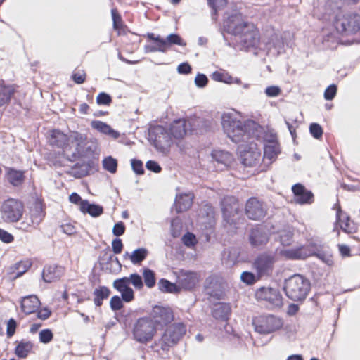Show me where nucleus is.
<instances>
[{"label": "nucleus", "instance_id": "nucleus-1", "mask_svg": "<svg viewBox=\"0 0 360 360\" xmlns=\"http://www.w3.org/2000/svg\"><path fill=\"white\" fill-rule=\"evenodd\" d=\"M221 125L225 134L236 143L245 144L250 141H260L263 128L252 120H242L236 112H224Z\"/></svg>", "mask_w": 360, "mask_h": 360}, {"label": "nucleus", "instance_id": "nucleus-2", "mask_svg": "<svg viewBox=\"0 0 360 360\" xmlns=\"http://www.w3.org/2000/svg\"><path fill=\"white\" fill-rule=\"evenodd\" d=\"M309 290V281L300 274H295L285 281L284 291L285 295L293 301L304 300Z\"/></svg>", "mask_w": 360, "mask_h": 360}, {"label": "nucleus", "instance_id": "nucleus-3", "mask_svg": "<svg viewBox=\"0 0 360 360\" xmlns=\"http://www.w3.org/2000/svg\"><path fill=\"white\" fill-rule=\"evenodd\" d=\"M235 37L240 49L253 51L255 54H257V49L260 50L262 41H259V32L253 24L247 25L244 30Z\"/></svg>", "mask_w": 360, "mask_h": 360}, {"label": "nucleus", "instance_id": "nucleus-4", "mask_svg": "<svg viewBox=\"0 0 360 360\" xmlns=\"http://www.w3.org/2000/svg\"><path fill=\"white\" fill-rule=\"evenodd\" d=\"M149 140L160 152L166 154L173 143L169 131L160 125L151 126L149 128Z\"/></svg>", "mask_w": 360, "mask_h": 360}, {"label": "nucleus", "instance_id": "nucleus-5", "mask_svg": "<svg viewBox=\"0 0 360 360\" xmlns=\"http://www.w3.org/2000/svg\"><path fill=\"white\" fill-rule=\"evenodd\" d=\"M86 136L77 131L69 133V141L65 146L64 153L70 158L76 160L84 155L86 150Z\"/></svg>", "mask_w": 360, "mask_h": 360}, {"label": "nucleus", "instance_id": "nucleus-6", "mask_svg": "<svg viewBox=\"0 0 360 360\" xmlns=\"http://www.w3.org/2000/svg\"><path fill=\"white\" fill-rule=\"evenodd\" d=\"M334 27L340 34H349L360 30V15L358 14L339 13L334 21Z\"/></svg>", "mask_w": 360, "mask_h": 360}, {"label": "nucleus", "instance_id": "nucleus-7", "mask_svg": "<svg viewBox=\"0 0 360 360\" xmlns=\"http://www.w3.org/2000/svg\"><path fill=\"white\" fill-rule=\"evenodd\" d=\"M23 212V205L15 199L4 201L0 207L1 219L6 223L17 222L22 217Z\"/></svg>", "mask_w": 360, "mask_h": 360}, {"label": "nucleus", "instance_id": "nucleus-8", "mask_svg": "<svg viewBox=\"0 0 360 360\" xmlns=\"http://www.w3.org/2000/svg\"><path fill=\"white\" fill-rule=\"evenodd\" d=\"M286 46L283 34L272 32L263 38L260 50L265 51L268 55L277 56L285 53Z\"/></svg>", "mask_w": 360, "mask_h": 360}, {"label": "nucleus", "instance_id": "nucleus-9", "mask_svg": "<svg viewBox=\"0 0 360 360\" xmlns=\"http://www.w3.org/2000/svg\"><path fill=\"white\" fill-rule=\"evenodd\" d=\"M276 253L265 252L259 254L253 262V267L257 272L258 278L270 276L276 262Z\"/></svg>", "mask_w": 360, "mask_h": 360}, {"label": "nucleus", "instance_id": "nucleus-10", "mask_svg": "<svg viewBox=\"0 0 360 360\" xmlns=\"http://www.w3.org/2000/svg\"><path fill=\"white\" fill-rule=\"evenodd\" d=\"M242 163L247 167L257 165L261 160V153L257 140L241 144L239 146Z\"/></svg>", "mask_w": 360, "mask_h": 360}, {"label": "nucleus", "instance_id": "nucleus-11", "mask_svg": "<svg viewBox=\"0 0 360 360\" xmlns=\"http://www.w3.org/2000/svg\"><path fill=\"white\" fill-rule=\"evenodd\" d=\"M156 331V327L148 317L138 319L134 327V338L139 342L151 340Z\"/></svg>", "mask_w": 360, "mask_h": 360}, {"label": "nucleus", "instance_id": "nucleus-12", "mask_svg": "<svg viewBox=\"0 0 360 360\" xmlns=\"http://www.w3.org/2000/svg\"><path fill=\"white\" fill-rule=\"evenodd\" d=\"M262 141L264 142L263 161L267 162V164H271L276 160L280 153V147L276 136L274 134H268L264 131V134L260 138V141L257 142L261 143Z\"/></svg>", "mask_w": 360, "mask_h": 360}, {"label": "nucleus", "instance_id": "nucleus-13", "mask_svg": "<svg viewBox=\"0 0 360 360\" xmlns=\"http://www.w3.org/2000/svg\"><path fill=\"white\" fill-rule=\"evenodd\" d=\"M255 297L257 300L264 302L269 307L280 308L283 306V297L278 289L271 287H261L257 290Z\"/></svg>", "mask_w": 360, "mask_h": 360}, {"label": "nucleus", "instance_id": "nucleus-14", "mask_svg": "<svg viewBox=\"0 0 360 360\" xmlns=\"http://www.w3.org/2000/svg\"><path fill=\"white\" fill-rule=\"evenodd\" d=\"M226 19L224 21V30L234 37L238 33H241L247 25L252 24L245 22L242 15L236 10H233L232 12L226 11Z\"/></svg>", "mask_w": 360, "mask_h": 360}, {"label": "nucleus", "instance_id": "nucleus-15", "mask_svg": "<svg viewBox=\"0 0 360 360\" xmlns=\"http://www.w3.org/2000/svg\"><path fill=\"white\" fill-rule=\"evenodd\" d=\"M255 330L259 333L268 334L280 329L283 326V321L274 316H264L254 320Z\"/></svg>", "mask_w": 360, "mask_h": 360}, {"label": "nucleus", "instance_id": "nucleus-16", "mask_svg": "<svg viewBox=\"0 0 360 360\" xmlns=\"http://www.w3.org/2000/svg\"><path fill=\"white\" fill-rule=\"evenodd\" d=\"M148 318L153 321L155 327H162L174 319V314L169 307L156 305L153 307Z\"/></svg>", "mask_w": 360, "mask_h": 360}, {"label": "nucleus", "instance_id": "nucleus-17", "mask_svg": "<svg viewBox=\"0 0 360 360\" xmlns=\"http://www.w3.org/2000/svg\"><path fill=\"white\" fill-rule=\"evenodd\" d=\"M186 326L183 323H174L165 330L162 336V342L167 346L175 345L186 333Z\"/></svg>", "mask_w": 360, "mask_h": 360}, {"label": "nucleus", "instance_id": "nucleus-18", "mask_svg": "<svg viewBox=\"0 0 360 360\" xmlns=\"http://www.w3.org/2000/svg\"><path fill=\"white\" fill-rule=\"evenodd\" d=\"M277 255L285 259H303L313 255V252L307 246H300L295 248H277Z\"/></svg>", "mask_w": 360, "mask_h": 360}, {"label": "nucleus", "instance_id": "nucleus-19", "mask_svg": "<svg viewBox=\"0 0 360 360\" xmlns=\"http://www.w3.org/2000/svg\"><path fill=\"white\" fill-rule=\"evenodd\" d=\"M222 212L227 223L234 224L239 211V205L233 197L225 198L222 201Z\"/></svg>", "mask_w": 360, "mask_h": 360}, {"label": "nucleus", "instance_id": "nucleus-20", "mask_svg": "<svg viewBox=\"0 0 360 360\" xmlns=\"http://www.w3.org/2000/svg\"><path fill=\"white\" fill-rule=\"evenodd\" d=\"M245 212L249 219L259 220L266 214V207L255 198H250L246 203Z\"/></svg>", "mask_w": 360, "mask_h": 360}, {"label": "nucleus", "instance_id": "nucleus-21", "mask_svg": "<svg viewBox=\"0 0 360 360\" xmlns=\"http://www.w3.org/2000/svg\"><path fill=\"white\" fill-rule=\"evenodd\" d=\"M200 278L197 273L192 271H181L177 277V285L179 289L191 290L199 282Z\"/></svg>", "mask_w": 360, "mask_h": 360}, {"label": "nucleus", "instance_id": "nucleus-22", "mask_svg": "<svg viewBox=\"0 0 360 360\" xmlns=\"http://www.w3.org/2000/svg\"><path fill=\"white\" fill-rule=\"evenodd\" d=\"M44 214L40 205H37L30 210V216L20 224V229L27 231L30 227H36L42 221Z\"/></svg>", "mask_w": 360, "mask_h": 360}, {"label": "nucleus", "instance_id": "nucleus-23", "mask_svg": "<svg viewBox=\"0 0 360 360\" xmlns=\"http://www.w3.org/2000/svg\"><path fill=\"white\" fill-rule=\"evenodd\" d=\"M292 191L295 195L294 200L296 203L311 204L314 200L313 193L307 190L302 184H297L292 187Z\"/></svg>", "mask_w": 360, "mask_h": 360}, {"label": "nucleus", "instance_id": "nucleus-24", "mask_svg": "<svg viewBox=\"0 0 360 360\" xmlns=\"http://www.w3.org/2000/svg\"><path fill=\"white\" fill-rule=\"evenodd\" d=\"M113 287L121 293L123 301L129 302L134 300V290L128 285L126 278L115 280L113 283Z\"/></svg>", "mask_w": 360, "mask_h": 360}, {"label": "nucleus", "instance_id": "nucleus-25", "mask_svg": "<svg viewBox=\"0 0 360 360\" xmlns=\"http://www.w3.org/2000/svg\"><path fill=\"white\" fill-rule=\"evenodd\" d=\"M249 240L252 246L258 248L267 243L269 235L262 227H257L251 231Z\"/></svg>", "mask_w": 360, "mask_h": 360}, {"label": "nucleus", "instance_id": "nucleus-26", "mask_svg": "<svg viewBox=\"0 0 360 360\" xmlns=\"http://www.w3.org/2000/svg\"><path fill=\"white\" fill-rule=\"evenodd\" d=\"M39 300L36 295L24 297L20 302L22 311L25 314H30L36 312L40 306Z\"/></svg>", "mask_w": 360, "mask_h": 360}, {"label": "nucleus", "instance_id": "nucleus-27", "mask_svg": "<svg viewBox=\"0 0 360 360\" xmlns=\"http://www.w3.org/2000/svg\"><path fill=\"white\" fill-rule=\"evenodd\" d=\"M212 158L218 164L219 169H224L229 167L233 160V155L230 153L222 150H213Z\"/></svg>", "mask_w": 360, "mask_h": 360}, {"label": "nucleus", "instance_id": "nucleus-28", "mask_svg": "<svg viewBox=\"0 0 360 360\" xmlns=\"http://www.w3.org/2000/svg\"><path fill=\"white\" fill-rule=\"evenodd\" d=\"M193 195L191 193H181L176 196L174 207L177 212L188 210L193 204Z\"/></svg>", "mask_w": 360, "mask_h": 360}, {"label": "nucleus", "instance_id": "nucleus-29", "mask_svg": "<svg viewBox=\"0 0 360 360\" xmlns=\"http://www.w3.org/2000/svg\"><path fill=\"white\" fill-rule=\"evenodd\" d=\"M64 274V268L61 266L51 265L44 269L42 276L45 282L51 283L60 278Z\"/></svg>", "mask_w": 360, "mask_h": 360}, {"label": "nucleus", "instance_id": "nucleus-30", "mask_svg": "<svg viewBox=\"0 0 360 360\" xmlns=\"http://www.w3.org/2000/svg\"><path fill=\"white\" fill-rule=\"evenodd\" d=\"M169 133L172 139H182L186 134V121L184 119H179L174 121L169 129Z\"/></svg>", "mask_w": 360, "mask_h": 360}, {"label": "nucleus", "instance_id": "nucleus-31", "mask_svg": "<svg viewBox=\"0 0 360 360\" xmlns=\"http://www.w3.org/2000/svg\"><path fill=\"white\" fill-rule=\"evenodd\" d=\"M147 37L153 41V43L145 46L146 53L162 52L165 53L164 44H162V37L160 35H155L154 33H148Z\"/></svg>", "mask_w": 360, "mask_h": 360}, {"label": "nucleus", "instance_id": "nucleus-32", "mask_svg": "<svg viewBox=\"0 0 360 360\" xmlns=\"http://www.w3.org/2000/svg\"><path fill=\"white\" fill-rule=\"evenodd\" d=\"M69 141V134H65L58 130H53L51 132L49 142L52 146L62 148L65 152V146Z\"/></svg>", "mask_w": 360, "mask_h": 360}, {"label": "nucleus", "instance_id": "nucleus-33", "mask_svg": "<svg viewBox=\"0 0 360 360\" xmlns=\"http://www.w3.org/2000/svg\"><path fill=\"white\" fill-rule=\"evenodd\" d=\"M91 127L98 131L108 135L115 139L120 137V133L114 130L110 125L100 120H94L91 123Z\"/></svg>", "mask_w": 360, "mask_h": 360}, {"label": "nucleus", "instance_id": "nucleus-34", "mask_svg": "<svg viewBox=\"0 0 360 360\" xmlns=\"http://www.w3.org/2000/svg\"><path fill=\"white\" fill-rule=\"evenodd\" d=\"M337 221L343 231L346 233H353L356 231V226L354 222L340 209L337 212Z\"/></svg>", "mask_w": 360, "mask_h": 360}, {"label": "nucleus", "instance_id": "nucleus-35", "mask_svg": "<svg viewBox=\"0 0 360 360\" xmlns=\"http://www.w3.org/2000/svg\"><path fill=\"white\" fill-rule=\"evenodd\" d=\"M148 250L145 248H140L134 250L131 253L126 252L124 255V258H128L131 262L134 264H140L148 256Z\"/></svg>", "mask_w": 360, "mask_h": 360}, {"label": "nucleus", "instance_id": "nucleus-36", "mask_svg": "<svg viewBox=\"0 0 360 360\" xmlns=\"http://www.w3.org/2000/svg\"><path fill=\"white\" fill-rule=\"evenodd\" d=\"M79 209L82 212L88 213L94 217L100 216L103 212V209L101 206L98 205L91 204L87 200L81 202Z\"/></svg>", "mask_w": 360, "mask_h": 360}, {"label": "nucleus", "instance_id": "nucleus-37", "mask_svg": "<svg viewBox=\"0 0 360 360\" xmlns=\"http://www.w3.org/2000/svg\"><path fill=\"white\" fill-rule=\"evenodd\" d=\"M14 92L13 85H6L4 82H0V106L7 104Z\"/></svg>", "mask_w": 360, "mask_h": 360}, {"label": "nucleus", "instance_id": "nucleus-38", "mask_svg": "<svg viewBox=\"0 0 360 360\" xmlns=\"http://www.w3.org/2000/svg\"><path fill=\"white\" fill-rule=\"evenodd\" d=\"M6 176L8 182L14 186L21 185L24 181V172L13 168H8Z\"/></svg>", "mask_w": 360, "mask_h": 360}, {"label": "nucleus", "instance_id": "nucleus-39", "mask_svg": "<svg viewBox=\"0 0 360 360\" xmlns=\"http://www.w3.org/2000/svg\"><path fill=\"white\" fill-rule=\"evenodd\" d=\"M162 40L166 52L173 45H178L180 46H185L186 45L185 41L179 35L174 33L167 35L165 38L162 37Z\"/></svg>", "mask_w": 360, "mask_h": 360}, {"label": "nucleus", "instance_id": "nucleus-40", "mask_svg": "<svg viewBox=\"0 0 360 360\" xmlns=\"http://www.w3.org/2000/svg\"><path fill=\"white\" fill-rule=\"evenodd\" d=\"M32 348V342L22 340L15 347V353L20 358H25L31 352Z\"/></svg>", "mask_w": 360, "mask_h": 360}, {"label": "nucleus", "instance_id": "nucleus-41", "mask_svg": "<svg viewBox=\"0 0 360 360\" xmlns=\"http://www.w3.org/2000/svg\"><path fill=\"white\" fill-rule=\"evenodd\" d=\"M230 307L226 303L216 304L212 311L213 316L217 319H226L230 313Z\"/></svg>", "mask_w": 360, "mask_h": 360}, {"label": "nucleus", "instance_id": "nucleus-42", "mask_svg": "<svg viewBox=\"0 0 360 360\" xmlns=\"http://www.w3.org/2000/svg\"><path fill=\"white\" fill-rule=\"evenodd\" d=\"M110 295V290L108 288L105 286L100 287L98 288H96L94 291V304L100 307L102 303L103 300L105 299H107Z\"/></svg>", "mask_w": 360, "mask_h": 360}, {"label": "nucleus", "instance_id": "nucleus-43", "mask_svg": "<svg viewBox=\"0 0 360 360\" xmlns=\"http://www.w3.org/2000/svg\"><path fill=\"white\" fill-rule=\"evenodd\" d=\"M31 266V263L28 261H21L15 264L13 267L11 268L13 271L11 274H15L13 277L14 278H17L21 276L25 272H26Z\"/></svg>", "mask_w": 360, "mask_h": 360}, {"label": "nucleus", "instance_id": "nucleus-44", "mask_svg": "<svg viewBox=\"0 0 360 360\" xmlns=\"http://www.w3.org/2000/svg\"><path fill=\"white\" fill-rule=\"evenodd\" d=\"M142 274L145 285L148 288H153L156 282L155 272L148 268H143L142 269Z\"/></svg>", "mask_w": 360, "mask_h": 360}, {"label": "nucleus", "instance_id": "nucleus-45", "mask_svg": "<svg viewBox=\"0 0 360 360\" xmlns=\"http://www.w3.org/2000/svg\"><path fill=\"white\" fill-rule=\"evenodd\" d=\"M159 289L167 292H176L179 290L177 283H170L166 279H161L159 281Z\"/></svg>", "mask_w": 360, "mask_h": 360}, {"label": "nucleus", "instance_id": "nucleus-46", "mask_svg": "<svg viewBox=\"0 0 360 360\" xmlns=\"http://www.w3.org/2000/svg\"><path fill=\"white\" fill-rule=\"evenodd\" d=\"M292 236V231L290 229H284L279 232L280 241L283 246H288L291 244Z\"/></svg>", "mask_w": 360, "mask_h": 360}, {"label": "nucleus", "instance_id": "nucleus-47", "mask_svg": "<svg viewBox=\"0 0 360 360\" xmlns=\"http://www.w3.org/2000/svg\"><path fill=\"white\" fill-rule=\"evenodd\" d=\"M127 279L128 285L130 283L137 289L141 290L143 287V282L141 276L138 274H131L129 277H125Z\"/></svg>", "mask_w": 360, "mask_h": 360}, {"label": "nucleus", "instance_id": "nucleus-48", "mask_svg": "<svg viewBox=\"0 0 360 360\" xmlns=\"http://www.w3.org/2000/svg\"><path fill=\"white\" fill-rule=\"evenodd\" d=\"M103 166L105 169L108 170L110 173H115L117 170V162L115 159L109 156L103 160Z\"/></svg>", "mask_w": 360, "mask_h": 360}, {"label": "nucleus", "instance_id": "nucleus-49", "mask_svg": "<svg viewBox=\"0 0 360 360\" xmlns=\"http://www.w3.org/2000/svg\"><path fill=\"white\" fill-rule=\"evenodd\" d=\"M181 240L183 243L188 248H193L198 242L195 236L189 232L186 233Z\"/></svg>", "mask_w": 360, "mask_h": 360}, {"label": "nucleus", "instance_id": "nucleus-50", "mask_svg": "<svg viewBox=\"0 0 360 360\" xmlns=\"http://www.w3.org/2000/svg\"><path fill=\"white\" fill-rule=\"evenodd\" d=\"M111 13L113 21V27L120 32L122 28V18L116 9H112Z\"/></svg>", "mask_w": 360, "mask_h": 360}, {"label": "nucleus", "instance_id": "nucleus-51", "mask_svg": "<svg viewBox=\"0 0 360 360\" xmlns=\"http://www.w3.org/2000/svg\"><path fill=\"white\" fill-rule=\"evenodd\" d=\"M240 279L247 285H252L257 281L255 275L249 271H243L240 275Z\"/></svg>", "mask_w": 360, "mask_h": 360}, {"label": "nucleus", "instance_id": "nucleus-52", "mask_svg": "<svg viewBox=\"0 0 360 360\" xmlns=\"http://www.w3.org/2000/svg\"><path fill=\"white\" fill-rule=\"evenodd\" d=\"M39 340L42 343H49L53 339V333L49 329H44L39 332Z\"/></svg>", "mask_w": 360, "mask_h": 360}, {"label": "nucleus", "instance_id": "nucleus-53", "mask_svg": "<svg viewBox=\"0 0 360 360\" xmlns=\"http://www.w3.org/2000/svg\"><path fill=\"white\" fill-rule=\"evenodd\" d=\"M309 131L315 139H320L323 134L321 127L317 123H312L309 126Z\"/></svg>", "mask_w": 360, "mask_h": 360}, {"label": "nucleus", "instance_id": "nucleus-54", "mask_svg": "<svg viewBox=\"0 0 360 360\" xmlns=\"http://www.w3.org/2000/svg\"><path fill=\"white\" fill-rule=\"evenodd\" d=\"M317 257L328 266L333 264V256L329 252H321L316 254Z\"/></svg>", "mask_w": 360, "mask_h": 360}, {"label": "nucleus", "instance_id": "nucleus-55", "mask_svg": "<svg viewBox=\"0 0 360 360\" xmlns=\"http://www.w3.org/2000/svg\"><path fill=\"white\" fill-rule=\"evenodd\" d=\"M110 304L111 309L113 311L120 310L123 307L122 299L117 295L113 296L111 297Z\"/></svg>", "mask_w": 360, "mask_h": 360}, {"label": "nucleus", "instance_id": "nucleus-56", "mask_svg": "<svg viewBox=\"0 0 360 360\" xmlns=\"http://www.w3.org/2000/svg\"><path fill=\"white\" fill-rule=\"evenodd\" d=\"M281 93V89L278 86H270L266 88L265 94L268 97H276Z\"/></svg>", "mask_w": 360, "mask_h": 360}, {"label": "nucleus", "instance_id": "nucleus-57", "mask_svg": "<svg viewBox=\"0 0 360 360\" xmlns=\"http://www.w3.org/2000/svg\"><path fill=\"white\" fill-rule=\"evenodd\" d=\"M208 82V79L204 74L198 73L195 78V84L199 88L205 87Z\"/></svg>", "mask_w": 360, "mask_h": 360}, {"label": "nucleus", "instance_id": "nucleus-58", "mask_svg": "<svg viewBox=\"0 0 360 360\" xmlns=\"http://www.w3.org/2000/svg\"><path fill=\"white\" fill-rule=\"evenodd\" d=\"M112 101L110 95L105 93H100L96 98V102L98 105H109Z\"/></svg>", "mask_w": 360, "mask_h": 360}, {"label": "nucleus", "instance_id": "nucleus-59", "mask_svg": "<svg viewBox=\"0 0 360 360\" xmlns=\"http://www.w3.org/2000/svg\"><path fill=\"white\" fill-rule=\"evenodd\" d=\"M210 7L217 13V10L223 8L227 3V0H207Z\"/></svg>", "mask_w": 360, "mask_h": 360}, {"label": "nucleus", "instance_id": "nucleus-60", "mask_svg": "<svg viewBox=\"0 0 360 360\" xmlns=\"http://www.w3.org/2000/svg\"><path fill=\"white\" fill-rule=\"evenodd\" d=\"M337 93V87L334 84L330 85L324 92V98L326 100L330 101L333 99Z\"/></svg>", "mask_w": 360, "mask_h": 360}, {"label": "nucleus", "instance_id": "nucleus-61", "mask_svg": "<svg viewBox=\"0 0 360 360\" xmlns=\"http://www.w3.org/2000/svg\"><path fill=\"white\" fill-rule=\"evenodd\" d=\"M125 231V226L123 222L120 221L114 225L112 233L116 236H120L124 234Z\"/></svg>", "mask_w": 360, "mask_h": 360}, {"label": "nucleus", "instance_id": "nucleus-62", "mask_svg": "<svg viewBox=\"0 0 360 360\" xmlns=\"http://www.w3.org/2000/svg\"><path fill=\"white\" fill-rule=\"evenodd\" d=\"M123 248L122 240L120 238H115L112 242V248L115 254H120Z\"/></svg>", "mask_w": 360, "mask_h": 360}, {"label": "nucleus", "instance_id": "nucleus-63", "mask_svg": "<svg viewBox=\"0 0 360 360\" xmlns=\"http://www.w3.org/2000/svg\"><path fill=\"white\" fill-rule=\"evenodd\" d=\"M131 167L133 170L138 174L143 173V163L138 160H131Z\"/></svg>", "mask_w": 360, "mask_h": 360}, {"label": "nucleus", "instance_id": "nucleus-64", "mask_svg": "<svg viewBox=\"0 0 360 360\" xmlns=\"http://www.w3.org/2000/svg\"><path fill=\"white\" fill-rule=\"evenodd\" d=\"M146 168L152 172L158 173L161 171V167L159 164L153 160H148L146 165Z\"/></svg>", "mask_w": 360, "mask_h": 360}]
</instances>
